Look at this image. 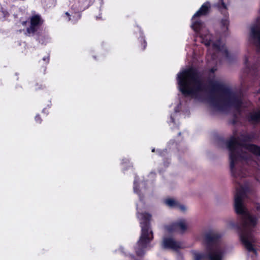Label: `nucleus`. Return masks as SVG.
I'll use <instances>...</instances> for the list:
<instances>
[{
	"label": "nucleus",
	"instance_id": "obj_1",
	"mask_svg": "<svg viewBox=\"0 0 260 260\" xmlns=\"http://www.w3.org/2000/svg\"><path fill=\"white\" fill-rule=\"evenodd\" d=\"M177 80L179 89L184 96L206 101L216 111H232L235 122L240 117H244L252 123L260 122V109L248 114L245 113V108L249 107L250 103L241 93L227 88L220 80L210 79L208 90L202 77L193 68L182 70L177 74Z\"/></svg>",
	"mask_w": 260,
	"mask_h": 260
},
{
	"label": "nucleus",
	"instance_id": "obj_2",
	"mask_svg": "<svg viewBox=\"0 0 260 260\" xmlns=\"http://www.w3.org/2000/svg\"><path fill=\"white\" fill-rule=\"evenodd\" d=\"M250 137L245 133L235 134L226 143L229 151V160L232 175L236 179L245 177L247 173L243 166L252 159V154L260 156V147L248 144ZM239 184L235 196V209L239 215L237 225L240 239L245 248L249 252H256V240L253 233L258 223V217L250 213L245 206L248 188Z\"/></svg>",
	"mask_w": 260,
	"mask_h": 260
},
{
	"label": "nucleus",
	"instance_id": "obj_3",
	"mask_svg": "<svg viewBox=\"0 0 260 260\" xmlns=\"http://www.w3.org/2000/svg\"><path fill=\"white\" fill-rule=\"evenodd\" d=\"M210 8V4L208 2L204 3L201 8L194 14L192 21L191 27L196 32H199L201 42L206 46L212 44V49L208 50V53L211 54L213 59L216 57L217 54H221L226 60L230 61L234 58V55L229 52L224 44L220 40L214 41L213 37L209 32L208 30L204 26V24L197 19V17L205 15L208 12Z\"/></svg>",
	"mask_w": 260,
	"mask_h": 260
},
{
	"label": "nucleus",
	"instance_id": "obj_4",
	"mask_svg": "<svg viewBox=\"0 0 260 260\" xmlns=\"http://www.w3.org/2000/svg\"><path fill=\"white\" fill-rule=\"evenodd\" d=\"M203 237L205 244V252L191 251L193 260H223L228 247L221 241V235L215 231L209 230L205 232Z\"/></svg>",
	"mask_w": 260,
	"mask_h": 260
},
{
	"label": "nucleus",
	"instance_id": "obj_5",
	"mask_svg": "<svg viewBox=\"0 0 260 260\" xmlns=\"http://www.w3.org/2000/svg\"><path fill=\"white\" fill-rule=\"evenodd\" d=\"M137 216L140 220L141 234L137 243L136 251L137 255L141 256L144 254L146 249L153 239V236L152 232L149 228L150 215L145 213H140L138 212Z\"/></svg>",
	"mask_w": 260,
	"mask_h": 260
},
{
	"label": "nucleus",
	"instance_id": "obj_6",
	"mask_svg": "<svg viewBox=\"0 0 260 260\" xmlns=\"http://www.w3.org/2000/svg\"><path fill=\"white\" fill-rule=\"evenodd\" d=\"M189 229L187 221L183 218L178 219L165 228L167 233H185Z\"/></svg>",
	"mask_w": 260,
	"mask_h": 260
},
{
	"label": "nucleus",
	"instance_id": "obj_7",
	"mask_svg": "<svg viewBox=\"0 0 260 260\" xmlns=\"http://www.w3.org/2000/svg\"><path fill=\"white\" fill-rule=\"evenodd\" d=\"M162 245L164 248L173 250H177L183 248L182 243L176 241L171 236H165L163 238Z\"/></svg>",
	"mask_w": 260,
	"mask_h": 260
},
{
	"label": "nucleus",
	"instance_id": "obj_8",
	"mask_svg": "<svg viewBox=\"0 0 260 260\" xmlns=\"http://www.w3.org/2000/svg\"><path fill=\"white\" fill-rule=\"evenodd\" d=\"M43 23L40 16L35 15L30 18V25L27 28V32L28 34L35 33L39 28V27Z\"/></svg>",
	"mask_w": 260,
	"mask_h": 260
},
{
	"label": "nucleus",
	"instance_id": "obj_9",
	"mask_svg": "<svg viewBox=\"0 0 260 260\" xmlns=\"http://www.w3.org/2000/svg\"><path fill=\"white\" fill-rule=\"evenodd\" d=\"M244 64L245 66V72L251 75H254L256 72L257 67L255 64H252L249 61V57L245 56L244 57Z\"/></svg>",
	"mask_w": 260,
	"mask_h": 260
},
{
	"label": "nucleus",
	"instance_id": "obj_10",
	"mask_svg": "<svg viewBox=\"0 0 260 260\" xmlns=\"http://www.w3.org/2000/svg\"><path fill=\"white\" fill-rule=\"evenodd\" d=\"M166 205L171 208H176L179 205V202L175 199L169 198L164 201Z\"/></svg>",
	"mask_w": 260,
	"mask_h": 260
},
{
	"label": "nucleus",
	"instance_id": "obj_11",
	"mask_svg": "<svg viewBox=\"0 0 260 260\" xmlns=\"http://www.w3.org/2000/svg\"><path fill=\"white\" fill-rule=\"evenodd\" d=\"M221 31L223 35H225L226 32L228 29L229 20L228 18H225L221 20Z\"/></svg>",
	"mask_w": 260,
	"mask_h": 260
},
{
	"label": "nucleus",
	"instance_id": "obj_12",
	"mask_svg": "<svg viewBox=\"0 0 260 260\" xmlns=\"http://www.w3.org/2000/svg\"><path fill=\"white\" fill-rule=\"evenodd\" d=\"M217 6L220 8H223L224 9H226V6L224 0H220L219 2L217 4Z\"/></svg>",
	"mask_w": 260,
	"mask_h": 260
},
{
	"label": "nucleus",
	"instance_id": "obj_13",
	"mask_svg": "<svg viewBox=\"0 0 260 260\" xmlns=\"http://www.w3.org/2000/svg\"><path fill=\"white\" fill-rule=\"evenodd\" d=\"M176 208L179 209L181 211H182L183 212H185L187 209V208L186 206H185L184 205L180 204L179 202V205L177 206V207Z\"/></svg>",
	"mask_w": 260,
	"mask_h": 260
},
{
	"label": "nucleus",
	"instance_id": "obj_14",
	"mask_svg": "<svg viewBox=\"0 0 260 260\" xmlns=\"http://www.w3.org/2000/svg\"><path fill=\"white\" fill-rule=\"evenodd\" d=\"M134 191L135 192H137L138 193V191H137V181L136 180H135V181H134Z\"/></svg>",
	"mask_w": 260,
	"mask_h": 260
},
{
	"label": "nucleus",
	"instance_id": "obj_15",
	"mask_svg": "<svg viewBox=\"0 0 260 260\" xmlns=\"http://www.w3.org/2000/svg\"><path fill=\"white\" fill-rule=\"evenodd\" d=\"M255 208L256 209V210L260 213V204H256L255 206Z\"/></svg>",
	"mask_w": 260,
	"mask_h": 260
},
{
	"label": "nucleus",
	"instance_id": "obj_16",
	"mask_svg": "<svg viewBox=\"0 0 260 260\" xmlns=\"http://www.w3.org/2000/svg\"><path fill=\"white\" fill-rule=\"evenodd\" d=\"M35 120L37 122H40V117L39 116H37L36 117H35Z\"/></svg>",
	"mask_w": 260,
	"mask_h": 260
},
{
	"label": "nucleus",
	"instance_id": "obj_17",
	"mask_svg": "<svg viewBox=\"0 0 260 260\" xmlns=\"http://www.w3.org/2000/svg\"><path fill=\"white\" fill-rule=\"evenodd\" d=\"M25 23H26V22H25V21H24V22H23L22 24H23V25H25Z\"/></svg>",
	"mask_w": 260,
	"mask_h": 260
},
{
	"label": "nucleus",
	"instance_id": "obj_18",
	"mask_svg": "<svg viewBox=\"0 0 260 260\" xmlns=\"http://www.w3.org/2000/svg\"><path fill=\"white\" fill-rule=\"evenodd\" d=\"M171 119H172V122H174V119L171 117Z\"/></svg>",
	"mask_w": 260,
	"mask_h": 260
},
{
	"label": "nucleus",
	"instance_id": "obj_19",
	"mask_svg": "<svg viewBox=\"0 0 260 260\" xmlns=\"http://www.w3.org/2000/svg\"><path fill=\"white\" fill-rule=\"evenodd\" d=\"M66 15H69V13H68V12H67V13H66Z\"/></svg>",
	"mask_w": 260,
	"mask_h": 260
},
{
	"label": "nucleus",
	"instance_id": "obj_20",
	"mask_svg": "<svg viewBox=\"0 0 260 260\" xmlns=\"http://www.w3.org/2000/svg\"><path fill=\"white\" fill-rule=\"evenodd\" d=\"M152 152H154V149H153L152 150Z\"/></svg>",
	"mask_w": 260,
	"mask_h": 260
},
{
	"label": "nucleus",
	"instance_id": "obj_21",
	"mask_svg": "<svg viewBox=\"0 0 260 260\" xmlns=\"http://www.w3.org/2000/svg\"><path fill=\"white\" fill-rule=\"evenodd\" d=\"M211 71H212V72H214V70H213V69H212Z\"/></svg>",
	"mask_w": 260,
	"mask_h": 260
},
{
	"label": "nucleus",
	"instance_id": "obj_22",
	"mask_svg": "<svg viewBox=\"0 0 260 260\" xmlns=\"http://www.w3.org/2000/svg\"><path fill=\"white\" fill-rule=\"evenodd\" d=\"M43 60H46V58H43Z\"/></svg>",
	"mask_w": 260,
	"mask_h": 260
}]
</instances>
